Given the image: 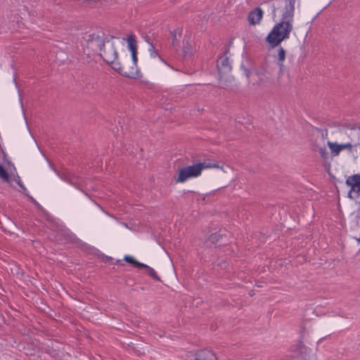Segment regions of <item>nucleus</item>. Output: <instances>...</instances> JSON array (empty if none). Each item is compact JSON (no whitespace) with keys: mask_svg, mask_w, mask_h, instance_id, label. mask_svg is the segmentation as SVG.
<instances>
[{"mask_svg":"<svg viewBox=\"0 0 360 360\" xmlns=\"http://www.w3.org/2000/svg\"><path fill=\"white\" fill-rule=\"evenodd\" d=\"M14 180L15 181L17 184L20 187L23 193H25L26 195L29 196L27 190L25 188V186H24V184H22L21 179H20V177L18 175H17L16 177L14 179Z\"/></svg>","mask_w":360,"mask_h":360,"instance_id":"nucleus-19","label":"nucleus"},{"mask_svg":"<svg viewBox=\"0 0 360 360\" xmlns=\"http://www.w3.org/2000/svg\"><path fill=\"white\" fill-rule=\"evenodd\" d=\"M242 68L243 69V72H244L245 76L247 77V78H249L250 75V71L249 70H248L247 68H244L243 65H242Z\"/></svg>","mask_w":360,"mask_h":360,"instance_id":"nucleus-22","label":"nucleus"},{"mask_svg":"<svg viewBox=\"0 0 360 360\" xmlns=\"http://www.w3.org/2000/svg\"><path fill=\"white\" fill-rule=\"evenodd\" d=\"M263 16L262 10L257 7L252 10L248 15V21L250 25H255L260 22Z\"/></svg>","mask_w":360,"mask_h":360,"instance_id":"nucleus-7","label":"nucleus"},{"mask_svg":"<svg viewBox=\"0 0 360 360\" xmlns=\"http://www.w3.org/2000/svg\"><path fill=\"white\" fill-rule=\"evenodd\" d=\"M105 40L99 41L98 46L101 51L100 55L104 61L107 63H110L117 59V52L113 44H111L110 46L105 48Z\"/></svg>","mask_w":360,"mask_h":360,"instance_id":"nucleus-3","label":"nucleus"},{"mask_svg":"<svg viewBox=\"0 0 360 360\" xmlns=\"http://www.w3.org/2000/svg\"><path fill=\"white\" fill-rule=\"evenodd\" d=\"M91 37H92L93 39L99 40V39H100L99 36H98V35L95 37L94 34H92Z\"/></svg>","mask_w":360,"mask_h":360,"instance_id":"nucleus-25","label":"nucleus"},{"mask_svg":"<svg viewBox=\"0 0 360 360\" xmlns=\"http://www.w3.org/2000/svg\"><path fill=\"white\" fill-rule=\"evenodd\" d=\"M143 266H141L140 269H145L147 271L148 274L152 278H153L154 280H155L157 281H161L160 278L158 276L157 273L153 268H151L150 266H149L143 263Z\"/></svg>","mask_w":360,"mask_h":360,"instance_id":"nucleus-14","label":"nucleus"},{"mask_svg":"<svg viewBox=\"0 0 360 360\" xmlns=\"http://www.w3.org/2000/svg\"><path fill=\"white\" fill-rule=\"evenodd\" d=\"M109 64L112 65V69L117 71L120 74H121L122 75H123L124 77H127L129 78H135L136 76V72H134L133 70L129 71V72L125 71L124 70V68L117 61L114 60L113 62L110 63Z\"/></svg>","mask_w":360,"mask_h":360,"instance_id":"nucleus-9","label":"nucleus"},{"mask_svg":"<svg viewBox=\"0 0 360 360\" xmlns=\"http://www.w3.org/2000/svg\"><path fill=\"white\" fill-rule=\"evenodd\" d=\"M124 260L131 264H133L136 268H141V266H143V263L136 261L133 257L129 255H125Z\"/></svg>","mask_w":360,"mask_h":360,"instance_id":"nucleus-15","label":"nucleus"},{"mask_svg":"<svg viewBox=\"0 0 360 360\" xmlns=\"http://www.w3.org/2000/svg\"><path fill=\"white\" fill-rule=\"evenodd\" d=\"M277 58V63L279 65L280 71H282L283 67V61L285 59V50L283 47H280L278 49V55L276 57Z\"/></svg>","mask_w":360,"mask_h":360,"instance_id":"nucleus-13","label":"nucleus"},{"mask_svg":"<svg viewBox=\"0 0 360 360\" xmlns=\"http://www.w3.org/2000/svg\"><path fill=\"white\" fill-rule=\"evenodd\" d=\"M267 75H269V73L265 74V77L266 78V79H269V76Z\"/></svg>","mask_w":360,"mask_h":360,"instance_id":"nucleus-28","label":"nucleus"},{"mask_svg":"<svg viewBox=\"0 0 360 360\" xmlns=\"http://www.w3.org/2000/svg\"><path fill=\"white\" fill-rule=\"evenodd\" d=\"M350 129H355V127H351Z\"/></svg>","mask_w":360,"mask_h":360,"instance_id":"nucleus-29","label":"nucleus"},{"mask_svg":"<svg viewBox=\"0 0 360 360\" xmlns=\"http://www.w3.org/2000/svg\"><path fill=\"white\" fill-rule=\"evenodd\" d=\"M273 11V13L274 14V13H275V12H276V8H275V6H274V7H273V11Z\"/></svg>","mask_w":360,"mask_h":360,"instance_id":"nucleus-27","label":"nucleus"},{"mask_svg":"<svg viewBox=\"0 0 360 360\" xmlns=\"http://www.w3.org/2000/svg\"><path fill=\"white\" fill-rule=\"evenodd\" d=\"M317 150L319 153L322 159H323L324 160H326L328 158L329 155H328V153L326 147H319L317 148Z\"/></svg>","mask_w":360,"mask_h":360,"instance_id":"nucleus-20","label":"nucleus"},{"mask_svg":"<svg viewBox=\"0 0 360 360\" xmlns=\"http://www.w3.org/2000/svg\"><path fill=\"white\" fill-rule=\"evenodd\" d=\"M217 68L220 74L229 72L231 70V65L229 57H221L217 62Z\"/></svg>","mask_w":360,"mask_h":360,"instance_id":"nucleus-10","label":"nucleus"},{"mask_svg":"<svg viewBox=\"0 0 360 360\" xmlns=\"http://www.w3.org/2000/svg\"><path fill=\"white\" fill-rule=\"evenodd\" d=\"M294 14L283 11L281 19L276 23L266 38L271 48L276 47L283 40L290 37V34L293 30Z\"/></svg>","mask_w":360,"mask_h":360,"instance_id":"nucleus-1","label":"nucleus"},{"mask_svg":"<svg viewBox=\"0 0 360 360\" xmlns=\"http://www.w3.org/2000/svg\"><path fill=\"white\" fill-rule=\"evenodd\" d=\"M30 198L31 199V200L34 203L36 204L37 205H39L38 202L31 196H29Z\"/></svg>","mask_w":360,"mask_h":360,"instance_id":"nucleus-24","label":"nucleus"},{"mask_svg":"<svg viewBox=\"0 0 360 360\" xmlns=\"http://www.w3.org/2000/svg\"><path fill=\"white\" fill-rule=\"evenodd\" d=\"M0 178H1L5 182L8 183L10 181L9 175L1 165H0Z\"/></svg>","mask_w":360,"mask_h":360,"instance_id":"nucleus-18","label":"nucleus"},{"mask_svg":"<svg viewBox=\"0 0 360 360\" xmlns=\"http://www.w3.org/2000/svg\"><path fill=\"white\" fill-rule=\"evenodd\" d=\"M30 198L31 199V200L34 203L36 204L37 205H39L38 202L31 196H29Z\"/></svg>","mask_w":360,"mask_h":360,"instance_id":"nucleus-23","label":"nucleus"},{"mask_svg":"<svg viewBox=\"0 0 360 360\" xmlns=\"http://www.w3.org/2000/svg\"><path fill=\"white\" fill-rule=\"evenodd\" d=\"M128 44V48L131 53L132 61L134 65H136L138 58H137V41L136 37L134 34H130L127 38Z\"/></svg>","mask_w":360,"mask_h":360,"instance_id":"nucleus-5","label":"nucleus"},{"mask_svg":"<svg viewBox=\"0 0 360 360\" xmlns=\"http://www.w3.org/2000/svg\"><path fill=\"white\" fill-rule=\"evenodd\" d=\"M295 1L296 0H286L284 11L294 14Z\"/></svg>","mask_w":360,"mask_h":360,"instance_id":"nucleus-16","label":"nucleus"},{"mask_svg":"<svg viewBox=\"0 0 360 360\" xmlns=\"http://www.w3.org/2000/svg\"><path fill=\"white\" fill-rule=\"evenodd\" d=\"M249 295L252 297L255 295V293L253 292V291L251 290L249 292Z\"/></svg>","mask_w":360,"mask_h":360,"instance_id":"nucleus-26","label":"nucleus"},{"mask_svg":"<svg viewBox=\"0 0 360 360\" xmlns=\"http://www.w3.org/2000/svg\"><path fill=\"white\" fill-rule=\"evenodd\" d=\"M346 184L351 187L348 193L349 198H353L352 194L354 192L360 195V174L349 176L346 180Z\"/></svg>","mask_w":360,"mask_h":360,"instance_id":"nucleus-4","label":"nucleus"},{"mask_svg":"<svg viewBox=\"0 0 360 360\" xmlns=\"http://www.w3.org/2000/svg\"><path fill=\"white\" fill-rule=\"evenodd\" d=\"M226 230H220L218 232L212 233L208 240L210 243L213 244L219 243V245H221L226 243V240H224V238L226 237Z\"/></svg>","mask_w":360,"mask_h":360,"instance_id":"nucleus-8","label":"nucleus"},{"mask_svg":"<svg viewBox=\"0 0 360 360\" xmlns=\"http://www.w3.org/2000/svg\"><path fill=\"white\" fill-rule=\"evenodd\" d=\"M214 165L210 163L199 162L191 166L184 167L179 170L176 182H184L190 178L197 177L200 175L203 169L215 167Z\"/></svg>","mask_w":360,"mask_h":360,"instance_id":"nucleus-2","label":"nucleus"},{"mask_svg":"<svg viewBox=\"0 0 360 360\" xmlns=\"http://www.w3.org/2000/svg\"><path fill=\"white\" fill-rule=\"evenodd\" d=\"M194 360H217V358L212 351L203 349L195 353Z\"/></svg>","mask_w":360,"mask_h":360,"instance_id":"nucleus-11","label":"nucleus"},{"mask_svg":"<svg viewBox=\"0 0 360 360\" xmlns=\"http://www.w3.org/2000/svg\"><path fill=\"white\" fill-rule=\"evenodd\" d=\"M177 32H178L179 37H180L182 34V29L178 28L176 30L170 31V34L172 38V46L174 47L176 46V41L177 39V38H176Z\"/></svg>","mask_w":360,"mask_h":360,"instance_id":"nucleus-17","label":"nucleus"},{"mask_svg":"<svg viewBox=\"0 0 360 360\" xmlns=\"http://www.w3.org/2000/svg\"><path fill=\"white\" fill-rule=\"evenodd\" d=\"M149 52L152 57H156L158 56V52L154 46L152 44L150 45V48L149 49Z\"/></svg>","mask_w":360,"mask_h":360,"instance_id":"nucleus-21","label":"nucleus"},{"mask_svg":"<svg viewBox=\"0 0 360 360\" xmlns=\"http://www.w3.org/2000/svg\"><path fill=\"white\" fill-rule=\"evenodd\" d=\"M295 355L301 360H308L309 358V349L302 344H300L295 352Z\"/></svg>","mask_w":360,"mask_h":360,"instance_id":"nucleus-12","label":"nucleus"},{"mask_svg":"<svg viewBox=\"0 0 360 360\" xmlns=\"http://www.w3.org/2000/svg\"><path fill=\"white\" fill-rule=\"evenodd\" d=\"M328 146L331 150V153L333 156H337L340 154V151L344 149L352 150L353 145L351 143H347L343 144H338L337 143H333L328 141Z\"/></svg>","mask_w":360,"mask_h":360,"instance_id":"nucleus-6","label":"nucleus"}]
</instances>
